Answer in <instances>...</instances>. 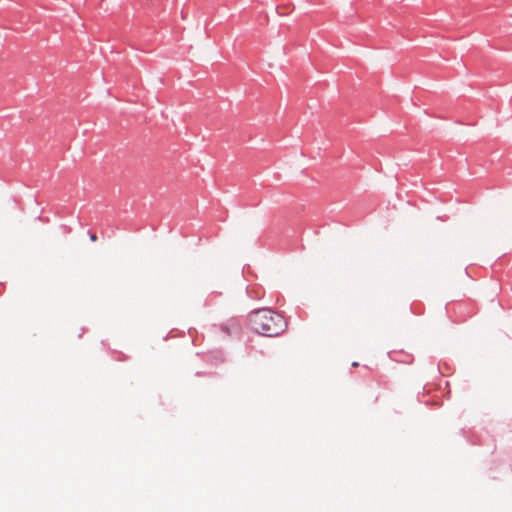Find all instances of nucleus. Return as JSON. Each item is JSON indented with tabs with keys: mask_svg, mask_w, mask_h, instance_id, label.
Segmentation results:
<instances>
[{
	"mask_svg": "<svg viewBox=\"0 0 512 512\" xmlns=\"http://www.w3.org/2000/svg\"><path fill=\"white\" fill-rule=\"evenodd\" d=\"M90 240H91V241H96V240H97V236H96V234H91V235H90Z\"/></svg>",
	"mask_w": 512,
	"mask_h": 512,
	"instance_id": "obj_2",
	"label": "nucleus"
},
{
	"mask_svg": "<svg viewBox=\"0 0 512 512\" xmlns=\"http://www.w3.org/2000/svg\"><path fill=\"white\" fill-rule=\"evenodd\" d=\"M252 328L259 334L273 337L281 334L287 327L284 317L270 309L255 311L250 318Z\"/></svg>",
	"mask_w": 512,
	"mask_h": 512,
	"instance_id": "obj_1",
	"label": "nucleus"
},
{
	"mask_svg": "<svg viewBox=\"0 0 512 512\" xmlns=\"http://www.w3.org/2000/svg\"><path fill=\"white\" fill-rule=\"evenodd\" d=\"M358 365H359V364H358V362H353V363H352V366H353V367H357Z\"/></svg>",
	"mask_w": 512,
	"mask_h": 512,
	"instance_id": "obj_3",
	"label": "nucleus"
}]
</instances>
